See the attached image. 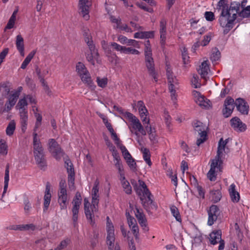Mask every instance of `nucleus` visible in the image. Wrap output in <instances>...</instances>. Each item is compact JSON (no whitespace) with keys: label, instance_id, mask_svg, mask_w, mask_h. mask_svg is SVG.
I'll list each match as a JSON object with an SVG mask.
<instances>
[{"label":"nucleus","instance_id":"nucleus-41","mask_svg":"<svg viewBox=\"0 0 250 250\" xmlns=\"http://www.w3.org/2000/svg\"><path fill=\"white\" fill-rule=\"evenodd\" d=\"M82 198L81 194L79 192H77L72 201L73 207L80 208Z\"/></svg>","mask_w":250,"mask_h":250},{"label":"nucleus","instance_id":"nucleus-7","mask_svg":"<svg viewBox=\"0 0 250 250\" xmlns=\"http://www.w3.org/2000/svg\"><path fill=\"white\" fill-rule=\"evenodd\" d=\"M65 167L68 173V184L69 188L74 187L75 181V171L73 164L69 159L65 161Z\"/></svg>","mask_w":250,"mask_h":250},{"label":"nucleus","instance_id":"nucleus-20","mask_svg":"<svg viewBox=\"0 0 250 250\" xmlns=\"http://www.w3.org/2000/svg\"><path fill=\"white\" fill-rule=\"evenodd\" d=\"M98 207L96 206L95 208H94L92 207V205H91L89 207L84 208L86 217L88 220L90 221L91 224L93 223V218L94 216L95 213L98 211Z\"/></svg>","mask_w":250,"mask_h":250},{"label":"nucleus","instance_id":"nucleus-38","mask_svg":"<svg viewBox=\"0 0 250 250\" xmlns=\"http://www.w3.org/2000/svg\"><path fill=\"white\" fill-rule=\"evenodd\" d=\"M142 151L144 160L149 166H151L152 163L150 160V154L149 150L145 148Z\"/></svg>","mask_w":250,"mask_h":250},{"label":"nucleus","instance_id":"nucleus-59","mask_svg":"<svg viewBox=\"0 0 250 250\" xmlns=\"http://www.w3.org/2000/svg\"><path fill=\"white\" fill-rule=\"evenodd\" d=\"M24 210L26 214H28L31 209V205L27 198L24 200Z\"/></svg>","mask_w":250,"mask_h":250},{"label":"nucleus","instance_id":"nucleus-43","mask_svg":"<svg viewBox=\"0 0 250 250\" xmlns=\"http://www.w3.org/2000/svg\"><path fill=\"white\" fill-rule=\"evenodd\" d=\"M137 107H138L140 114L148 113V111L142 101H139L138 102Z\"/></svg>","mask_w":250,"mask_h":250},{"label":"nucleus","instance_id":"nucleus-24","mask_svg":"<svg viewBox=\"0 0 250 250\" xmlns=\"http://www.w3.org/2000/svg\"><path fill=\"white\" fill-rule=\"evenodd\" d=\"M51 197V195L50 192L49 187L47 185L44 196L43 211H45L47 210L50 203Z\"/></svg>","mask_w":250,"mask_h":250},{"label":"nucleus","instance_id":"nucleus-40","mask_svg":"<svg viewBox=\"0 0 250 250\" xmlns=\"http://www.w3.org/2000/svg\"><path fill=\"white\" fill-rule=\"evenodd\" d=\"M70 242V239L67 238L62 241L54 250H62L65 249Z\"/></svg>","mask_w":250,"mask_h":250},{"label":"nucleus","instance_id":"nucleus-27","mask_svg":"<svg viewBox=\"0 0 250 250\" xmlns=\"http://www.w3.org/2000/svg\"><path fill=\"white\" fill-rule=\"evenodd\" d=\"M121 183L125 192L127 194L132 193V188L129 183L125 179V176L121 179Z\"/></svg>","mask_w":250,"mask_h":250},{"label":"nucleus","instance_id":"nucleus-31","mask_svg":"<svg viewBox=\"0 0 250 250\" xmlns=\"http://www.w3.org/2000/svg\"><path fill=\"white\" fill-rule=\"evenodd\" d=\"M83 83L87 84L89 86L92 87L93 85V83L91 79L89 72H87L84 74L80 76Z\"/></svg>","mask_w":250,"mask_h":250},{"label":"nucleus","instance_id":"nucleus-30","mask_svg":"<svg viewBox=\"0 0 250 250\" xmlns=\"http://www.w3.org/2000/svg\"><path fill=\"white\" fill-rule=\"evenodd\" d=\"M52 156L58 161H59L63 156L64 152L61 148L60 146L57 147L56 149L51 152Z\"/></svg>","mask_w":250,"mask_h":250},{"label":"nucleus","instance_id":"nucleus-26","mask_svg":"<svg viewBox=\"0 0 250 250\" xmlns=\"http://www.w3.org/2000/svg\"><path fill=\"white\" fill-rule=\"evenodd\" d=\"M20 118H21V130L23 132H25L27 125V120H28V115L27 113L23 111L20 114Z\"/></svg>","mask_w":250,"mask_h":250},{"label":"nucleus","instance_id":"nucleus-3","mask_svg":"<svg viewBox=\"0 0 250 250\" xmlns=\"http://www.w3.org/2000/svg\"><path fill=\"white\" fill-rule=\"evenodd\" d=\"M36 132L33 133L34 154L36 162L42 168L46 166L43 149Z\"/></svg>","mask_w":250,"mask_h":250},{"label":"nucleus","instance_id":"nucleus-50","mask_svg":"<svg viewBox=\"0 0 250 250\" xmlns=\"http://www.w3.org/2000/svg\"><path fill=\"white\" fill-rule=\"evenodd\" d=\"M134 213L136 217L137 218L138 221L141 220L142 218L145 217V215L144 214V212L142 209H139L138 208H135V210L134 211Z\"/></svg>","mask_w":250,"mask_h":250},{"label":"nucleus","instance_id":"nucleus-44","mask_svg":"<svg viewBox=\"0 0 250 250\" xmlns=\"http://www.w3.org/2000/svg\"><path fill=\"white\" fill-rule=\"evenodd\" d=\"M85 42L86 43L87 46H88L90 51L93 53H96V51H97V50L95 49V46L93 43L92 38L90 39L87 38V39L85 40Z\"/></svg>","mask_w":250,"mask_h":250},{"label":"nucleus","instance_id":"nucleus-32","mask_svg":"<svg viewBox=\"0 0 250 250\" xmlns=\"http://www.w3.org/2000/svg\"><path fill=\"white\" fill-rule=\"evenodd\" d=\"M36 51L33 50L27 55V56L25 58V59L21 63V69H24L26 67L27 65L29 64L31 60L34 57Z\"/></svg>","mask_w":250,"mask_h":250},{"label":"nucleus","instance_id":"nucleus-34","mask_svg":"<svg viewBox=\"0 0 250 250\" xmlns=\"http://www.w3.org/2000/svg\"><path fill=\"white\" fill-rule=\"evenodd\" d=\"M221 56V53L217 48L212 49L210 57L211 61L213 62L218 61Z\"/></svg>","mask_w":250,"mask_h":250},{"label":"nucleus","instance_id":"nucleus-18","mask_svg":"<svg viewBox=\"0 0 250 250\" xmlns=\"http://www.w3.org/2000/svg\"><path fill=\"white\" fill-rule=\"evenodd\" d=\"M197 70L201 77L204 79H206L208 71L210 70L208 61H204L203 62Z\"/></svg>","mask_w":250,"mask_h":250},{"label":"nucleus","instance_id":"nucleus-55","mask_svg":"<svg viewBox=\"0 0 250 250\" xmlns=\"http://www.w3.org/2000/svg\"><path fill=\"white\" fill-rule=\"evenodd\" d=\"M141 119L145 125H149L150 123L149 118L148 117V113L146 114H140Z\"/></svg>","mask_w":250,"mask_h":250},{"label":"nucleus","instance_id":"nucleus-21","mask_svg":"<svg viewBox=\"0 0 250 250\" xmlns=\"http://www.w3.org/2000/svg\"><path fill=\"white\" fill-rule=\"evenodd\" d=\"M222 232L220 230L213 231L209 234V241L211 244H217L221 239Z\"/></svg>","mask_w":250,"mask_h":250},{"label":"nucleus","instance_id":"nucleus-16","mask_svg":"<svg viewBox=\"0 0 250 250\" xmlns=\"http://www.w3.org/2000/svg\"><path fill=\"white\" fill-rule=\"evenodd\" d=\"M67 191L62 189L58 192V203L60 206L61 210L65 209L67 208Z\"/></svg>","mask_w":250,"mask_h":250},{"label":"nucleus","instance_id":"nucleus-45","mask_svg":"<svg viewBox=\"0 0 250 250\" xmlns=\"http://www.w3.org/2000/svg\"><path fill=\"white\" fill-rule=\"evenodd\" d=\"M222 197L221 192L219 190L212 191V200L214 203L219 201Z\"/></svg>","mask_w":250,"mask_h":250},{"label":"nucleus","instance_id":"nucleus-47","mask_svg":"<svg viewBox=\"0 0 250 250\" xmlns=\"http://www.w3.org/2000/svg\"><path fill=\"white\" fill-rule=\"evenodd\" d=\"M96 82L99 87L104 88L107 84V79L106 78H100L98 77H97Z\"/></svg>","mask_w":250,"mask_h":250},{"label":"nucleus","instance_id":"nucleus-58","mask_svg":"<svg viewBox=\"0 0 250 250\" xmlns=\"http://www.w3.org/2000/svg\"><path fill=\"white\" fill-rule=\"evenodd\" d=\"M99 181L97 179L94 182V186L91 191V195H99Z\"/></svg>","mask_w":250,"mask_h":250},{"label":"nucleus","instance_id":"nucleus-2","mask_svg":"<svg viewBox=\"0 0 250 250\" xmlns=\"http://www.w3.org/2000/svg\"><path fill=\"white\" fill-rule=\"evenodd\" d=\"M238 9L230 6L229 10H222L219 21L220 25L227 30H230L233 27L234 21L236 19Z\"/></svg>","mask_w":250,"mask_h":250},{"label":"nucleus","instance_id":"nucleus-60","mask_svg":"<svg viewBox=\"0 0 250 250\" xmlns=\"http://www.w3.org/2000/svg\"><path fill=\"white\" fill-rule=\"evenodd\" d=\"M36 226L33 224L21 225V230H34Z\"/></svg>","mask_w":250,"mask_h":250},{"label":"nucleus","instance_id":"nucleus-42","mask_svg":"<svg viewBox=\"0 0 250 250\" xmlns=\"http://www.w3.org/2000/svg\"><path fill=\"white\" fill-rule=\"evenodd\" d=\"M48 150L49 152L51 153L55 149L57 148V147H58L60 146V145L58 144V143L55 141L54 139H50L48 140Z\"/></svg>","mask_w":250,"mask_h":250},{"label":"nucleus","instance_id":"nucleus-62","mask_svg":"<svg viewBox=\"0 0 250 250\" xmlns=\"http://www.w3.org/2000/svg\"><path fill=\"white\" fill-rule=\"evenodd\" d=\"M135 238L136 239L139 238V227L137 224L135 225V226H131V228H130Z\"/></svg>","mask_w":250,"mask_h":250},{"label":"nucleus","instance_id":"nucleus-36","mask_svg":"<svg viewBox=\"0 0 250 250\" xmlns=\"http://www.w3.org/2000/svg\"><path fill=\"white\" fill-rule=\"evenodd\" d=\"M16 128V123L14 121H11L8 124L6 129V133L8 136H11L13 134Z\"/></svg>","mask_w":250,"mask_h":250},{"label":"nucleus","instance_id":"nucleus-15","mask_svg":"<svg viewBox=\"0 0 250 250\" xmlns=\"http://www.w3.org/2000/svg\"><path fill=\"white\" fill-rule=\"evenodd\" d=\"M167 21L165 19H163L160 22V43L162 47H163L166 43V35H167Z\"/></svg>","mask_w":250,"mask_h":250},{"label":"nucleus","instance_id":"nucleus-57","mask_svg":"<svg viewBox=\"0 0 250 250\" xmlns=\"http://www.w3.org/2000/svg\"><path fill=\"white\" fill-rule=\"evenodd\" d=\"M206 20L209 21H212L215 19L214 13L211 11H206L204 14Z\"/></svg>","mask_w":250,"mask_h":250},{"label":"nucleus","instance_id":"nucleus-51","mask_svg":"<svg viewBox=\"0 0 250 250\" xmlns=\"http://www.w3.org/2000/svg\"><path fill=\"white\" fill-rule=\"evenodd\" d=\"M79 208H77V207H73V208H72V213H73L72 219H73L74 225H75V224L77 223Z\"/></svg>","mask_w":250,"mask_h":250},{"label":"nucleus","instance_id":"nucleus-11","mask_svg":"<svg viewBox=\"0 0 250 250\" xmlns=\"http://www.w3.org/2000/svg\"><path fill=\"white\" fill-rule=\"evenodd\" d=\"M19 97V92L18 91H15L10 94L8 96V101L5 104V107L3 112H9L15 105Z\"/></svg>","mask_w":250,"mask_h":250},{"label":"nucleus","instance_id":"nucleus-4","mask_svg":"<svg viewBox=\"0 0 250 250\" xmlns=\"http://www.w3.org/2000/svg\"><path fill=\"white\" fill-rule=\"evenodd\" d=\"M106 230L107 233L106 243L108 250H113L115 248V230L108 216L106 217Z\"/></svg>","mask_w":250,"mask_h":250},{"label":"nucleus","instance_id":"nucleus-49","mask_svg":"<svg viewBox=\"0 0 250 250\" xmlns=\"http://www.w3.org/2000/svg\"><path fill=\"white\" fill-rule=\"evenodd\" d=\"M138 222L145 231H148L149 230L146 216L139 220Z\"/></svg>","mask_w":250,"mask_h":250},{"label":"nucleus","instance_id":"nucleus-54","mask_svg":"<svg viewBox=\"0 0 250 250\" xmlns=\"http://www.w3.org/2000/svg\"><path fill=\"white\" fill-rule=\"evenodd\" d=\"M217 7L218 9H222V10H229V9L226 0H220L218 3Z\"/></svg>","mask_w":250,"mask_h":250},{"label":"nucleus","instance_id":"nucleus-1","mask_svg":"<svg viewBox=\"0 0 250 250\" xmlns=\"http://www.w3.org/2000/svg\"><path fill=\"white\" fill-rule=\"evenodd\" d=\"M124 116L131 123V127L128 126V127L131 133H133V129L135 130L134 133L137 137L138 142H139V133L142 135L145 136L146 134V132L148 134L155 132V129L154 128H152L151 125H145L144 127L140 120L131 113L125 112Z\"/></svg>","mask_w":250,"mask_h":250},{"label":"nucleus","instance_id":"nucleus-56","mask_svg":"<svg viewBox=\"0 0 250 250\" xmlns=\"http://www.w3.org/2000/svg\"><path fill=\"white\" fill-rule=\"evenodd\" d=\"M123 53L125 54H139L140 52L138 50L133 49L131 47H125L124 48Z\"/></svg>","mask_w":250,"mask_h":250},{"label":"nucleus","instance_id":"nucleus-37","mask_svg":"<svg viewBox=\"0 0 250 250\" xmlns=\"http://www.w3.org/2000/svg\"><path fill=\"white\" fill-rule=\"evenodd\" d=\"M195 101L201 107L208 108L209 106L208 102L205 100V98L203 96L199 97L198 99H195Z\"/></svg>","mask_w":250,"mask_h":250},{"label":"nucleus","instance_id":"nucleus-22","mask_svg":"<svg viewBox=\"0 0 250 250\" xmlns=\"http://www.w3.org/2000/svg\"><path fill=\"white\" fill-rule=\"evenodd\" d=\"M24 41L23 38L22 37L21 35L19 34L16 36V45L17 50L20 52V54L21 56H24Z\"/></svg>","mask_w":250,"mask_h":250},{"label":"nucleus","instance_id":"nucleus-28","mask_svg":"<svg viewBox=\"0 0 250 250\" xmlns=\"http://www.w3.org/2000/svg\"><path fill=\"white\" fill-rule=\"evenodd\" d=\"M8 153V146L5 140L0 139V157L5 156Z\"/></svg>","mask_w":250,"mask_h":250},{"label":"nucleus","instance_id":"nucleus-10","mask_svg":"<svg viewBox=\"0 0 250 250\" xmlns=\"http://www.w3.org/2000/svg\"><path fill=\"white\" fill-rule=\"evenodd\" d=\"M91 5V0H79L80 13L85 20L89 18V8Z\"/></svg>","mask_w":250,"mask_h":250},{"label":"nucleus","instance_id":"nucleus-14","mask_svg":"<svg viewBox=\"0 0 250 250\" xmlns=\"http://www.w3.org/2000/svg\"><path fill=\"white\" fill-rule=\"evenodd\" d=\"M228 143V139L223 140V138L220 139L218 143L217 155L213 160H216L219 162L222 163L221 158L222 157L223 152L225 151L226 146Z\"/></svg>","mask_w":250,"mask_h":250},{"label":"nucleus","instance_id":"nucleus-33","mask_svg":"<svg viewBox=\"0 0 250 250\" xmlns=\"http://www.w3.org/2000/svg\"><path fill=\"white\" fill-rule=\"evenodd\" d=\"M76 71L79 76L84 74V73L88 71L84 64L81 62H79L77 63Z\"/></svg>","mask_w":250,"mask_h":250},{"label":"nucleus","instance_id":"nucleus-5","mask_svg":"<svg viewBox=\"0 0 250 250\" xmlns=\"http://www.w3.org/2000/svg\"><path fill=\"white\" fill-rule=\"evenodd\" d=\"M167 76L169 84V90L171 93V98L174 103L176 100V90L178 88V80L176 78L173 76L171 70L168 66H167Z\"/></svg>","mask_w":250,"mask_h":250},{"label":"nucleus","instance_id":"nucleus-64","mask_svg":"<svg viewBox=\"0 0 250 250\" xmlns=\"http://www.w3.org/2000/svg\"><path fill=\"white\" fill-rule=\"evenodd\" d=\"M36 244L38 247L40 248L41 249H42L45 247L47 244V241L45 239H42L36 241Z\"/></svg>","mask_w":250,"mask_h":250},{"label":"nucleus","instance_id":"nucleus-12","mask_svg":"<svg viewBox=\"0 0 250 250\" xmlns=\"http://www.w3.org/2000/svg\"><path fill=\"white\" fill-rule=\"evenodd\" d=\"M145 64L150 75L153 77L155 81H157L156 73L155 70L154 60L152 56L145 57Z\"/></svg>","mask_w":250,"mask_h":250},{"label":"nucleus","instance_id":"nucleus-23","mask_svg":"<svg viewBox=\"0 0 250 250\" xmlns=\"http://www.w3.org/2000/svg\"><path fill=\"white\" fill-rule=\"evenodd\" d=\"M229 192L231 200L233 202L237 203L239 201L240 195L239 193L236 191L235 185L234 184H232L230 186Z\"/></svg>","mask_w":250,"mask_h":250},{"label":"nucleus","instance_id":"nucleus-6","mask_svg":"<svg viewBox=\"0 0 250 250\" xmlns=\"http://www.w3.org/2000/svg\"><path fill=\"white\" fill-rule=\"evenodd\" d=\"M210 162V168L207 173V177L210 181H215L216 180L217 173L222 170V163L213 159Z\"/></svg>","mask_w":250,"mask_h":250},{"label":"nucleus","instance_id":"nucleus-35","mask_svg":"<svg viewBox=\"0 0 250 250\" xmlns=\"http://www.w3.org/2000/svg\"><path fill=\"white\" fill-rule=\"evenodd\" d=\"M27 105V102L25 98H23L19 100L17 106L19 107V108L20 114H21V113L23 111H24L25 112L27 113V111L26 109Z\"/></svg>","mask_w":250,"mask_h":250},{"label":"nucleus","instance_id":"nucleus-52","mask_svg":"<svg viewBox=\"0 0 250 250\" xmlns=\"http://www.w3.org/2000/svg\"><path fill=\"white\" fill-rule=\"evenodd\" d=\"M126 163L128 166L130 168L135 171L136 170V164L134 160L132 158V157L126 160Z\"/></svg>","mask_w":250,"mask_h":250},{"label":"nucleus","instance_id":"nucleus-17","mask_svg":"<svg viewBox=\"0 0 250 250\" xmlns=\"http://www.w3.org/2000/svg\"><path fill=\"white\" fill-rule=\"evenodd\" d=\"M194 130L198 133L200 137L207 136V130L208 127L199 121H197L194 124Z\"/></svg>","mask_w":250,"mask_h":250},{"label":"nucleus","instance_id":"nucleus-53","mask_svg":"<svg viewBox=\"0 0 250 250\" xmlns=\"http://www.w3.org/2000/svg\"><path fill=\"white\" fill-rule=\"evenodd\" d=\"M98 55V53L97 51H96V53L91 52L90 53H88L86 55V59L87 60L92 63L93 65L94 64V58H95L96 56Z\"/></svg>","mask_w":250,"mask_h":250},{"label":"nucleus","instance_id":"nucleus-48","mask_svg":"<svg viewBox=\"0 0 250 250\" xmlns=\"http://www.w3.org/2000/svg\"><path fill=\"white\" fill-rule=\"evenodd\" d=\"M126 216L130 228H131V226L137 224L136 219L133 217L131 216L128 212H126Z\"/></svg>","mask_w":250,"mask_h":250},{"label":"nucleus","instance_id":"nucleus-8","mask_svg":"<svg viewBox=\"0 0 250 250\" xmlns=\"http://www.w3.org/2000/svg\"><path fill=\"white\" fill-rule=\"evenodd\" d=\"M235 102L233 98L228 97L224 102V108L223 109V114L226 118L230 116L235 107Z\"/></svg>","mask_w":250,"mask_h":250},{"label":"nucleus","instance_id":"nucleus-29","mask_svg":"<svg viewBox=\"0 0 250 250\" xmlns=\"http://www.w3.org/2000/svg\"><path fill=\"white\" fill-rule=\"evenodd\" d=\"M138 182L139 184V188H135L137 193L140 194V192H142L143 194L146 192L147 193V194H149V189L147 188L145 183L141 180H139Z\"/></svg>","mask_w":250,"mask_h":250},{"label":"nucleus","instance_id":"nucleus-13","mask_svg":"<svg viewBox=\"0 0 250 250\" xmlns=\"http://www.w3.org/2000/svg\"><path fill=\"white\" fill-rule=\"evenodd\" d=\"M235 105L237 110L244 115H248L249 106L247 102L242 98H237L235 101Z\"/></svg>","mask_w":250,"mask_h":250},{"label":"nucleus","instance_id":"nucleus-61","mask_svg":"<svg viewBox=\"0 0 250 250\" xmlns=\"http://www.w3.org/2000/svg\"><path fill=\"white\" fill-rule=\"evenodd\" d=\"M191 82L194 87L195 88H199L201 86V84L198 82V77L197 75H193Z\"/></svg>","mask_w":250,"mask_h":250},{"label":"nucleus","instance_id":"nucleus-46","mask_svg":"<svg viewBox=\"0 0 250 250\" xmlns=\"http://www.w3.org/2000/svg\"><path fill=\"white\" fill-rule=\"evenodd\" d=\"M34 114H35V117L36 118V122L35 127L34 129V132H36L37 129L41 125L42 117V115L40 113H39L37 112H35Z\"/></svg>","mask_w":250,"mask_h":250},{"label":"nucleus","instance_id":"nucleus-9","mask_svg":"<svg viewBox=\"0 0 250 250\" xmlns=\"http://www.w3.org/2000/svg\"><path fill=\"white\" fill-rule=\"evenodd\" d=\"M208 224L209 226H211L217 220L220 215V209L217 206L212 205L208 210Z\"/></svg>","mask_w":250,"mask_h":250},{"label":"nucleus","instance_id":"nucleus-39","mask_svg":"<svg viewBox=\"0 0 250 250\" xmlns=\"http://www.w3.org/2000/svg\"><path fill=\"white\" fill-rule=\"evenodd\" d=\"M170 211L172 215L177 221L181 222V218L178 208L175 206L170 207Z\"/></svg>","mask_w":250,"mask_h":250},{"label":"nucleus","instance_id":"nucleus-25","mask_svg":"<svg viewBox=\"0 0 250 250\" xmlns=\"http://www.w3.org/2000/svg\"><path fill=\"white\" fill-rule=\"evenodd\" d=\"M9 181V164H7L6 166L5 173H4V188H3V191L2 193V196H4V194L6 193L8 186V182Z\"/></svg>","mask_w":250,"mask_h":250},{"label":"nucleus","instance_id":"nucleus-19","mask_svg":"<svg viewBox=\"0 0 250 250\" xmlns=\"http://www.w3.org/2000/svg\"><path fill=\"white\" fill-rule=\"evenodd\" d=\"M230 123L231 126L235 130L242 131L246 129V125L243 124L239 118L234 117L231 119Z\"/></svg>","mask_w":250,"mask_h":250},{"label":"nucleus","instance_id":"nucleus-63","mask_svg":"<svg viewBox=\"0 0 250 250\" xmlns=\"http://www.w3.org/2000/svg\"><path fill=\"white\" fill-rule=\"evenodd\" d=\"M250 14V5L244 9L240 13V15L244 18H248Z\"/></svg>","mask_w":250,"mask_h":250}]
</instances>
